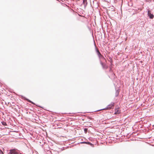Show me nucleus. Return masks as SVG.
Wrapping results in <instances>:
<instances>
[{
	"label": "nucleus",
	"mask_w": 154,
	"mask_h": 154,
	"mask_svg": "<svg viewBox=\"0 0 154 154\" xmlns=\"http://www.w3.org/2000/svg\"><path fill=\"white\" fill-rule=\"evenodd\" d=\"M115 105V103L113 102H112L109 105H108L106 107L103 109H100V110H107V109H110L113 108V107Z\"/></svg>",
	"instance_id": "1"
},
{
	"label": "nucleus",
	"mask_w": 154,
	"mask_h": 154,
	"mask_svg": "<svg viewBox=\"0 0 154 154\" xmlns=\"http://www.w3.org/2000/svg\"><path fill=\"white\" fill-rule=\"evenodd\" d=\"M147 15L149 18L150 19H153L154 17V15L151 13L150 11L148 10L147 11Z\"/></svg>",
	"instance_id": "2"
},
{
	"label": "nucleus",
	"mask_w": 154,
	"mask_h": 154,
	"mask_svg": "<svg viewBox=\"0 0 154 154\" xmlns=\"http://www.w3.org/2000/svg\"><path fill=\"white\" fill-rule=\"evenodd\" d=\"M81 144H86L91 145L92 147H94V145L91 142L88 141H83L80 143Z\"/></svg>",
	"instance_id": "3"
},
{
	"label": "nucleus",
	"mask_w": 154,
	"mask_h": 154,
	"mask_svg": "<svg viewBox=\"0 0 154 154\" xmlns=\"http://www.w3.org/2000/svg\"><path fill=\"white\" fill-rule=\"evenodd\" d=\"M100 64L101 65L103 68L104 69H106L108 67L106 64L103 63L101 60H100Z\"/></svg>",
	"instance_id": "4"
},
{
	"label": "nucleus",
	"mask_w": 154,
	"mask_h": 154,
	"mask_svg": "<svg viewBox=\"0 0 154 154\" xmlns=\"http://www.w3.org/2000/svg\"><path fill=\"white\" fill-rule=\"evenodd\" d=\"M8 154H20L19 153L15 151L12 149H11L10 150Z\"/></svg>",
	"instance_id": "5"
},
{
	"label": "nucleus",
	"mask_w": 154,
	"mask_h": 154,
	"mask_svg": "<svg viewBox=\"0 0 154 154\" xmlns=\"http://www.w3.org/2000/svg\"><path fill=\"white\" fill-rule=\"evenodd\" d=\"M24 100H26L28 102L30 103H31L32 104H33V105H36L37 106H39V107L42 108V107H41V106L35 104V103H34L33 102H32V101H31L29 100V99H27V98H26L25 97V98Z\"/></svg>",
	"instance_id": "6"
},
{
	"label": "nucleus",
	"mask_w": 154,
	"mask_h": 154,
	"mask_svg": "<svg viewBox=\"0 0 154 154\" xmlns=\"http://www.w3.org/2000/svg\"><path fill=\"white\" fill-rule=\"evenodd\" d=\"M146 2L151 4L152 5H154V0H145Z\"/></svg>",
	"instance_id": "7"
},
{
	"label": "nucleus",
	"mask_w": 154,
	"mask_h": 154,
	"mask_svg": "<svg viewBox=\"0 0 154 154\" xmlns=\"http://www.w3.org/2000/svg\"><path fill=\"white\" fill-rule=\"evenodd\" d=\"M82 4L84 5V7L85 8L88 4L87 0H83Z\"/></svg>",
	"instance_id": "8"
},
{
	"label": "nucleus",
	"mask_w": 154,
	"mask_h": 154,
	"mask_svg": "<svg viewBox=\"0 0 154 154\" xmlns=\"http://www.w3.org/2000/svg\"><path fill=\"white\" fill-rule=\"evenodd\" d=\"M120 112L119 110V108L117 109H115V114H119L120 113Z\"/></svg>",
	"instance_id": "9"
},
{
	"label": "nucleus",
	"mask_w": 154,
	"mask_h": 154,
	"mask_svg": "<svg viewBox=\"0 0 154 154\" xmlns=\"http://www.w3.org/2000/svg\"><path fill=\"white\" fill-rule=\"evenodd\" d=\"M119 89L116 90V91L115 94V97H118V96L119 95Z\"/></svg>",
	"instance_id": "10"
},
{
	"label": "nucleus",
	"mask_w": 154,
	"mask_h": 154,
	"mask_svg": "<svg viewBox=\"0 0 154 154\" xmlns=\"http://www.w3.org/2000/svg\"><path fill=\"white\" fill-rule=\"evenodd\" d=\"M99 58V60H101V59H102L103 60H105V59L104 57H103V56L101 54L99 56H98Z\"/></svg>",
	"instance_id": "11"
},
{
	"label": "nucleus",
	"mask_w": 154,
	"mask_h": 154,
	"mask_svg": "<svg viewBox=\"0 0 154 154\" xmlns=\"http://www.w3.org/2000/svg\"><path fill=\"white\" fill-rule=\"evenodd\" d=\"M94 45H95V47L96 51L97 53L98 52H99V51L98 50V49L97 48V47L96 46V45H95V43L94 42Z\"/></svg>",
	"instance_id": "12"
},
{
	"label": "nucleus",
	"mask_w": 154,
	"mask_h": 154,
	"mask_svg": "<svg viewBox=\"0 0 154 154\" xmlns=\"http://www.w3.org/2000/svg\"><path fill=\"white\" fill-rule=\"evenodd\" d=\"M94 45H95V47L96 51L97 53L98 52H99V51L98 50V49L97 48V47L96 46V45H95V43L94 42Z\"/></svg>",
	"instance_id": "13"
},
{
	"label": "nucleus",
	"mask_w": 154,
	"mask_h": 154,
	"mask_svg": "<svg viewBox=\"0 0 154 154\" xmlns=\"http://www.w3.org/2000/svg\"><path fill=\"white\" fill-rule=\"evenodd\" d=\"M1 123H2V124L4 126H6L7 125V124L6 122L3 121Z\"/></svg>",
	"instance_id": "14"
},
{
	"label": "nucleus",
	"mask_w": 154,
	"mask_h": 154,
	"mask_svg": "<svg viewBox=\"0 0 154 154\" xmlns=\"http://www.w3.org/2000/svg\"><path fill=\"white\" fill-rule=\"evenodd\" d=\"M97 54L98 56H99V55L101 54L100 53V51L99 52H98V53H97Z\"/></svg>",
	"instance_id": "15"
},
{
	"label": "nucleus",
	"mask_w": 154,
	"mask_h": 154,
	"mask_svg": "<svg viewBox=\"0 0 154 154\" xmlns=\"http://www.w3.org/2000/svg\"><path fill=\"white\" fill-rule=\"evenodd\" d=\"M0 152L1 154H4L3 152L1 150H0Z\"/></svg>",
	"instance_id": "16"
},
{
	"label": "nucleus",
	"mask_w": 154,
	"mask_h": 154,
	"mask_svg": "<svg viewBox=\"0 0 154 154\" xmlns=\"http://www.w3.org/2000/svg\"><path fill=\"white\" fill-rule=\"evenodd\" d=\"M58 154V152H57V153L56 154Z\"/></svg>",
	"instance_id": "17"
},
{
	"label": "nucleus",
	"mask_w": 154,
	"mask_h": 154,
	"mask_svg": "<svg viewBox=\"0 0 154 154\" xmlns=\"http://www.w3.org/2000/svg\"><path fill=\"white\" fill-rule=\"evenodd\" d=\"M50 152L51 153V154H53L52 153V152H51V151H50Z\"/></svg>",
	"instance_id": "18"
},
{
	"label": "nucleus",
	"mask_w": 154,
	"mask_h": 154,
	"mask_svg": "<svg viewBox=\"0 0 154 154\" xmlns=\"http://www.w3.org/2000/svg\"><path fill=\"white\" fill-rule=\"evenodd\" d=\"M112 61L111 60V63H112Z\"/></svg>",
	"instance_id": "19"
},
{
	"label": "nucleus",
	"mask_w": 154,
	"mask_h": 154,
	"mask_svg": "<svg viewBox=\"0 0 154 154\" xmlns=\"http://www.w3.org/2000/svg\"><path fill=\"white\" fill-rule=\"evenodd\" d=\"M85 131V129H84Z\"/></svg>",
	"instance_id": "20"
}]
</instances>
